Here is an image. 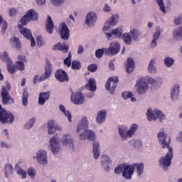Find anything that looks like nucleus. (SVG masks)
Returning a JSON list of instances; mask_svg holds the SVG:
<instances>
[{"mask_svg": "<svg viewBox=\"0 0 182 182\" xmlns=\"http://www.w3.org/2000/svg\"><path fill=\"white\" fill-rule=\"evenodd\" d=\"M137 129H139V126L137 124H132L129 130H127V127H119V134L123 140H126L128 137L130 139L132 137L133 134L137 132Z\"/></svg>", "mask_w": 182, "mask_h": 182, "instance_id": "nucleus-3", "label": "nucleus"}, {"mask_svg": "<svg viewBox=\"0 0 182 182\" xmlns=\"http://www.w3.org/2000/svg\"><path fill=\"white\" fill-rule=\"evenodd\" d=\"M37 45L38 46H43L45 45V41H43L41 36L37 37Z\"/></svg>", "mask_w": 182, "mask_h": 182, "instance_id": "nucleus-58", "label": "nucleus"}, {"mask_svg": "<svg viewBox=\"0 0 182 182\" xmlns=\"http://www.w3.org/2000/svg\"><path fill=\"white\" fill-rule=\"evenodd\" d=\"M7 69H8V72L12 74L15 73V72L18 70L16 68V65H12V61H10V63H7Z\"/></svg>", "mask_w": 182, "mask_h": 182, "instance_id": "nucleus-42", "label": "nucleus"}, {"mask_svg": "<svg viewBox=\"0 0 182 182\" xmlns=\"http://www.w3.org/2000/svg\"><path fill=\"white\" fill-rule=\"evenodd\" d=\"M164 63L167 68H171L174 65V60L170 57H167L164 59Z\"/></svg>", "mask_w": 182, "mask_h": 182, "instance_id": "nucleus-48", "label": "nucleus"}, {"mask_svg": "<svg viewBox=\"0 0 182 182\" xmlns=\"http://www.w3.org/2000/svg\"><path fill=\"white\" fill-rule=\"evenodd\" d=\"M160 35H161V33L159 31H156L154 34L153 40L151 43V46L152 48H156V46H157V41L159 38H160Z\"/></svg>", "mask_w": 182, "mask_h": 182, "instance_id": "nucleus-35", "label": "nucleus"}, {"mask_svg": "<svg viewBox=\"0 0 182 182\" xmlns=\"http://www.w3.org/2000/svg\"><path fill=\"white\" fill-rule=\"evenodd\" d=\"M18 60H20L19 62H26V57L22 55L18 56Z\"/></svg>", "mask_w": 182, "mask_h": 182, "instance_id": "nucleus-62", "label": "nucleus"}, {"mask_svg": "<svg viewBox=\"0 0 182 182\" xmlns=\"http://www.w3.org/2000/svg\"><path fill=\"white\" fill-rule=\"evenodd\" d=\"M48 134H53L56 132V127L55 126V121L50 120L48 122Z\"/></svg>", "mask_w": 182, "mask_h": 182, "instance_id": "nucleus-34", "label": "nucleus"}, {"mask_svg": "<svg viewBox=\"0 0 182 182\" xmlns=\"http://www.w3.org/2000/svg\"><path fill=\"white\" fill-rule=\"evenodd\" d=\"M14 120H15V117L12 112L6 110L0 113V122L2 124H11L14 123Z\"/></svg>", "mask_w": 182, "mask_h": 182, "instance_id": "nucleus-7", "label": "nucleus"}, {"mask_svg": "<svg viewBox=\"0 0 182 182\" xmlns=\"http://www.w3.org/2000/svg\"><path fill=\"white\" fill-rule=\"evenodd\" d=\"M148 70L150 73H154V72H156V68L154 67V60H151L148 67Z\"/></svg>", "mask_w": 182, "mask_h": 182, "instance_id": "nucleus-52", "label": "nucleus"}, {"mask_svg": "<svg viewBox=\"0 0 182 182\" xmlns=\"http://www.w3.org/2000/svg\"><path fill=\"white\" fill-rule=\"evenodd\" d=\"M55 29V23L52 20L50 16H47V19L46 21V31L50 35L53 33V31Z\"/></svg>", "mask_w": 182, "mask_h": 182, "instance_id": "nucleus-18", "label": "nucleus"}, {"mask_svg": "<svg viewBox=\"0 0 182 182\" xmlns=\"http://www.w3.org/2000/svg\"><path fill=\"white\" fill-rule=\"evenodd\" d=\"M129 35H131L134 41H138L139 36H140V33L139 32V30L134 28L132 31L129 32Z\"/></svg>", "mask_w": 182, "mask_h": 182, "instance_id": "nucleus-40", "label": "nucleus"}, {"mask_svg": "<svg viewBox=\"0 0 182 182\" xmlns=\"http://www.w3.org/2000/svg\"><path fill=\"white\" fill-rule=\"evenodd\" d=\"M11 90V85L9 82H6V85L1 87V102L3 105H14L15 100L9 95Z\"/></svg>", "mask_w": 182, "mask_h": 182, "instance_id": "nucleus-2", "label": "nucleus"}, {"mask_svg": "<svg viewBox=\"0 0 182 182\" xmlns=\"http://www.w3.org/2000/svg\"><path fill=\"white\" fill-rule=\"evenodd\" d=\"M33 124H35V118L29 119V121L26 122L24 129L26 130H29V129H32V127H33Z\"/></svg>", "mask_w": 182, "mask_h": 182, "instance_id": "nucleus-47", "label": "nucleus"}, {"mask_svg": "<svg viewBox=\"0 0 182 182\" xmlns=\"http://www.w3.org/2000/svg\"><path fill=\"white\" fill-rule=\"evenodd\" d=\"M132 165L134 166V168H136V173L139 176H141V174H143V171L144 170V164H143V163L134 164Z\"/></svg>", "mask_w": 182, "mask_h": 182, "instance_id": "nucleus-32", "label": "nucleus"}, {"mask_svg": "<svg viewBox=\"0 0 182 182\" xmlns=\"http://www.w3.org/2000/svg\"><path fill=\"white\" fill-rule=\"evenodd\" d=\"M178 95H180V85L176 84L173 86L171 91V97L172 100H177Z\"/></svg>", "mask_w": 182, "mask_h": 182, "instance_id": "nucleus-22", "label": "nucleus"}, {"mask_svg": "<svg viewBox=\"0 0 182 182\" xmlns=\"http://www.w3.org/2000/svg\"><path fill=\"white\" fill-rule=\"evenodd\" d=\"M158 139L159 142L162 144L163 149H168V151L165 156L161 157L159 159V166L164 167V170H167V167H170L171 165V160H173V148L170 146L171 138L168 137L167 139V134L161 132L158 134Z\"/></svg>", "mask_w": 182, "mask_h": 182, "instance_id": "nucleus-1", "label": "nucleus"}, {"mask_svg": "<svg viewBox=\"0 0 182 182\" xmlns=\"http://www.w3.org/2000/svg\"><path fill=\"white\" fill-rule=\"evenodd\" d=\"M124 164H120L114 168L115 174H122L124 171Z\"/></svg>", "mask_w": 182, "mask_h": 182, "instance_id": "nucleus-50", "label": "nucleus"}, {"mask_svg": "<svg viewBox=\"0 0 182 182\" xmlns=\"http://www.w3.org/2000/svg\"><path fill=\"white\" fill-rule=\"evenodd\" d=\"M60 33L61 36V39L64 41H68L69 39V28L66 26V23H61L59 26Z\"/></svg>", "mask_w": 182, "mask_h": 182, "instance_id": "nucleus-16", "label": "nucleus"}, {"mask_svg": "<svg viewBox=\"0 0 182 182\" xmlns=\"http://www.w3.org/2000/svg\"><path fill=\"white\" fill-rule=\"evenodd\" d=\"M117 22H116V19L114 18V16H112L111 17L110 20H108L103 28V31H109L110 29V26H114V25H116Z\"/></svg>", "mask_w": 182, "mask_h": 182, "instance_id": "nucleus-30", "label": "nucleus"}, {"mask_svg": "<svg viewBox=\"0 0 182 182\" xmlns=\"http://www.w3.org/2000/svg\"><path fill=\"white\" fill-rule=\"evenodd\" d=\"M16 68L21 72L25 70V63L22 61H16Z\"/></svg>", "mask_w": 182, "mask_h": 182, "instance_id": "nucleus-49", "label": "nucleus"}, {"mask_svg": "<svg viewBox=\"0 0 182 182\" xmlns=\"http://www.w3.org/2000/svg\"><path fill=\"white\" fill-rule=\"evenodd\" d=\"M55 77L58 82H69V76H68V73L62 69H58L55 73Z\"/></svg>", "mask_w": 182, "mask_h": 182, "instance_id": "nucleus-13", "label": "nucleus"}, {"mask_svg": "<svg viewBox=\"0 0 182 182\" xmlns=\"http://www.w3.org/2000/svg\"><path fill=\"white\" fill-rule=\"evenodd\" d=\"M101 161L102 163V166H105V163L107 164H110L112 163V160H110V158H109L107 155H102L101 156Z\"/></svg>", "mask_w": 182, "mask_h": 182, "instance_id": "nucleus-51", "label": "nucleus"}, {"mask_svg": "<svg viewBox=\"0 0 182 182\" xmlns=\"http://www.w3.org/2000/svg\"><path fill=\"white\" fill-rule=\"evenodd\" d=\"M20 33L24 36V38H26L28 41H31V46L32 48L36 46V43H35V38H33V36H32V33L31 32V30L23 28L20 30Z\"/></svg>", "mask_w": 182, "mask_h": 182, "instance_id": "nucleus-11", "label": "nucleus"}, {"mask_svg": "<svg viewBox=\"0 0 182 182\" xmlns=\"http://www.w3.org/2000/svg\"><path fill=\"white\" fill-rule=\"evenodd\" d=\"M52 75V64L48 58L46 59V65H45V73L40 77V82H43V80H46V79H49L50 75Z\"/></svg>", "mask_w": 182, "mask_h": 182, "instance_id": "nucleus-9", "label": "nucleus"}, {"mask_svg": "<svg viewBox=\"0 0 182 182\" xmlns=\"http://www.w3.org/2000/svg\"><path fill=\"white\" fill-rule=\"evenodd\" d=\"M80 140H92V141L94 140H96V134H95V132L90 130V129H85L84 133L80 134Z\"/></svg>", "mask_w": 182, "mask_h": 182, "instance_id": "nucleus-15", "label": "nucleus"}, {"mask_svg": "<svg viewBox=\"0 0 182 182\" xmlns=\"http://www.w3.org/2000/svg\"><path fill=\"white\" fill-rule=\"evenodd\" d=\"M97 20V16H96V13L95 12H90L86 17L85 23L90 26L93 25L95 22Z\"/></svg>", "mask_w": 182, "mask_h": 182, "instance_id": "nucleus-21", "label": "nucleus"}, {"mask_svg": "<svg viewBox=\"0 0 182 182\" xmlns=\"http://www.w3.org/2000/svg\"><path fill=\"white\" fill-rule=\"evenodd\" d=\"M71 68L73 70H79V69L82 68V64H80V62L77 60H73L72 62Z\"/></svg>", "mask_w": 182, "mask_h": 182, "instance_id": "nucleus-45", "label": "nucleus"}, {"mask_svg": "<svg viewBox=\"0 0 182 182\" xmlns=\"http://www.w3.org/2000/svg\"><path fill=\"white\" fill-rule=\"evenodd\" d=\"M120 52V43L117 41H113L110 43L108 48H105V54L107 56H114Z\"/></svg>", "mask_w": 182, "mask_h": 182, "instance_id": "nucleus-5", "label": "nucleus"}, {"mask_svg": "<svg viewBox=\"0 0 182 182\" xmlns=\"http://www.w3.org/2000/svg\"><path fill=\"white\" fill-rule=\"evenodd\" d=\"M104 53H105V48L98 49L95 51V56L96 58H102V56H103Z\"/></svg>", "mask_w": 182, "mask_h": 182, "instance_id": "nucleus-55", "label": "nucleus"}, {"mask_svg": "<svg viewBox=\"0 0 182 182\" xmlns=\"http://www.w3.org/2000/svg\"><path fill=\"white\" fill-rule=\"evenodd\" d=\"M50 144L52 153H53V154H58V153H59L60 147L57 136L52 137L50 140Z\"/></svg>", "mask_w": 182, "mask_h": 182, "instance_id": "nucleus-17", "label": "nucleus"}, {"mask_svg": "<svg viewBox=\"0 0 182 182\" xmlns=\"http://www.w3.org/2000/svg\"><path fill=\"white\" fill-rule=\"evenodd\" d=\"M1 59L3 60V62H6V63H11L12 60H11V58H9V55H8V53L4 52L2 55H0Z\"/></svg>", "mask_w": 182, "mask_h": 182, "instance_id": "nucleus-46", "label": "nucleus"}, {"mask_svg": "<svg viewBox=\"0 0 182 182\" xmlns=\"http://www.w3.org/2000/svg\"><path fill=\"white\" fill-rule=\"evenodd\" d=\"M29 99V92L24 90L22 95V103L24 106H28V100Z\"/></svg>", "mask_w": 182, "mask_h": 182, "instance_id": "nucleus-38", "label": "nucleus"}, {"mask_svg": "<svg viewBox=\"0 0 182 182\" xmlns=\"http://www.w3.org/2000/svg\"><path fill=\"white\" fill-rule=\"evenodd\" d=\"M136 87H137V92L139 95L146 93L147 89H149V84L146 82L144 78H141L136 81Z\"/></svg>", "mask_w": 182, "mask_h": 182, "instance_id": "nucleus-10", "label": "nucleus"}, {"mask_svg": "<svg viewBox=\"0 0 182 182\" xmlns=\"http://www.w3.org/2000/svg\"><path fill=\"white\" fill-rule=\"evenodd\" d=\"M173 34L175 39H177L178 41L182 39V27H179L178 28L175 29L173 32Z\"/></svg>", "mask_w": 182, "mask_h": 182, "instance_id": "nucleus-36", "label": "nucleus"}, {"mask_svg": "<svg viewBox=\"0 0 182 182\" xmlns=\"http://www.w3.org/2000/svg\"><path fill=\"white\" fill-rule=\"evenodd\" d=\"M156 2L158 6H159L161 12H163V14H167V11H166V6L164 5V1H163V0H156Z\"/></svg>", "mask_w": 182, "mask_h": 182, "instance_id": "nucleus-43", "label": "nucleus"}, {"mask_svg": "<svg viewBox=\"0 0 182 182\" xmlns=\"http://www.w3.org/2000/svg\"><path fill=\"white\" fill-rule=\"evenodd\" d=\"M53 49L54 50H62V52H63L64 53H68L69 50V47L66 46V43H63V44L61 43H58L53 47Z\"/></svg>", "mask_w": 182, "mask_h": 182, "instance_id": "nucleus-24", "label": "nucleus"}, {"mask_svg": "<svg viewBox=\"0 0 182 182\" xmlns=\"http://www.w3.org/2000/svg\"><path fill=\"white\" fill-rule=\"evenodd\" d=\"M122 38L125 45H132V36L130 33H125L122 35Z\"/></svg>", "mask_w": 182, "mask_h": 182, "instance_id": "nucleus-37", "label": "nucleus"}, {"mask_svg": "<svg viewBox=\"0 0 182 182\" xmlns=\"http://www.w3.org/2000/svg\"><path fill=\"white\" fill-rule=\"evenodd\" d=\"M148 83H149L150 85H154V83H156V80L149 77L147 79H146Z\"/></svg>", "mask_w": 182, "mask_h": 182, "instance_id": "nucleus-63", "label": "nucleus"}, {"mask_svg": "<svg viewBox=\"0 0 182 182\" xmlns=\"http://www.w3.org/2000/svg\"><path fill=\"white\" fill-rule=\"evenodd\" d=\"M62 143H63L65 146H70V147H73V140L69 134H65L63 136Z\"/></svg>", "mask_w": 182, "mask_h": 182, "instance_id": "nucleus-31", "label": "nucleus"}, {"mask_svg": "<svg viewBox=\"0 0 182 182\" xmlns=\"http://www.w3.org/2000/svg\"><path fill=\"white\" fill-rule=\"evenodd\" d=\"M146 115H147V119L148 120H149V122H151V120H156V119L158 118L161 122L165 119V116L161 111L155 109L154 114L153 109H151V108L148 109Z\"/></svg>", "mask_w": 182, "mask_h": 182, "instance_id": "nucleus-6", "label": "nucleus"}, {"mask_svg": "<svg viewBox=\"0 0 182 182\" xmlns=\"http://www.w3.org/2000/svg\"><path fill=\"white\" fill-rule=\"evenodd\" d=\"M39 18V15L34 9H30L26 12V14L23 16L21 19L20 20V23L21 24L18 25V28L21 29L22 28V25L26 26L28 25V22H31L32 21H38Z\"/></svg>", "mask_w": 182, "mask_h": 182, "instance_id": "nucleus-4", "label": "nucleus"}, {"mask_svg": "<svg viewBox=\"0 0 182 182\" xmlns=\"http://www.w3.org/2000/svg\"><path fill=\"white\" fill-rule=\"evenodd\" d=\"M71 101L74 105H83L85 103V95L82 92H72Z\"/></svg>", "mask_w": 182, "mask_h": 182, "instance_id": "nucleus-12", "label": "nucleus"}, {"mask_svg": "<svg viewBox=\"0 0 182 182\" xmlns=\"http://www.w3.org/2000/svg\"><path fill=\"white\" fill-rule=\"evenodd\" d=\"M134 174V166L131 165H125L122 171V177L126 180H132V176Z\"/></svg>", "mask_w": 182, "mask_h": 182, "instance_id": "nucleus-14", "label": "nucleus"}, {"mask_svg": "<svg viewBox=\"0 0 182 182\" xmlns=\"http://www.w3.org/2000/svg\"><path fill=\"white\" fill-rule=\"evenodd\" d=\"M123 33V31L120 28H117L116 29H114L112 33H105V35L108 39H110L113 35L116 36L117 38H120L122 36V34Z\"/></svg>", "mask_w": 182, "mask_h": 182, "instance_id": "nucleus-25", "label": "nucleus"}, {"mask_svg": "<svg viewBox=\"0 0 182 182\" xmlns=\"http://www.w3.org/2000/svg\"><path fill=\"white\" fill-rule=\"evenodd\" d=\"M14 173V167L11 164H6L5 166V177L8 178L9 174H13Z\"/></svg>", "mask_w": 182, "mask_h": 182, "instance_id": "nucleus-41", "label": "nucleus"}, {"mask_svg": "<svg viewBox=\"0 0 182 182\" xmlns=\"http://www.w3.org/2000/svg\"><path fill=\"white\" fill-rule=\"evenodd\" d=\"M174 22L176 25H180L182 22L181 17H178L177 18H175Z\"/></svg>", "mask_w": 182, "mask_h": 182, "instance_id": "nucleus-64", "label": "nucleus"}, {"mask_svg": "<svg viewBox=\"0 0 182 182\" xmlns=\"http://www.w3.org/2000/svg\"><path fill=\"white\" fill-rule=\"evenodd\" d=\"M18 174H19L23 179L26 178V171H23V169L19 168L18 171Z\"/></svg>", "mask_w": 182, "mask_h": 182, "instance_id": "nucleus-57", "label": "nucleus"}, {"mask_svg": "<svg viewBox=\"0 0 182 182\" xmlns=\"http://www.w3.org/2000/svg\"><path fill=\"white\" fill-rule=\"evenodd\" d=\"M64 65H65V66L68 68H70L72 65V53L70 52L68 58L64 60Z\"/></svg>", "mask_w": 182, "mask_h": 182, "instance_id": "nucleus-44", "label": "nucleus"}, {"mask_svg": "<svg viewBox=\"0 0 182 182\" xmlns=\"http://www.w3.org/2000/svg\"><path fill=\"white\" fill-rule=\"evenodd\" d=\"M50 1L55 6H60L65 3V0H50Z\"/></svg>", "mask_w": 182, "mask_h": 182, "instance_id": "nucleus-54", "label": "nucleus"}, {"mask_svg": "<svg viewBox=\"0 0 182 182\" xmlns=\"http://www.w3.org/2000/svg\"><path fill=\"white\" fill-rule=\"evenodd\" d=\"M27 173H28V176L31 177V178L35 177L36 173H35V170L33 169V168H28Z\"/></svg>", "mask_w": 182, "mask_h": 182, "instance_id": "nucleus-59", "label": "nucleus"}, {"mask_svg": "<svg viewBox=\"0 0 182 182\" xmlns=\"http://www.w3.org/2000/svg\"><path fill=\"white\" fill-rule=\"evenodd\" d=\"M59 109L63 112V114L68 117V122H72V114H70V112H69V110L66 111V108L62 105L59 106Z\"/></svg>", "mask_w": 182, "mask_h": 182, "instance_id": "nucleus-33", "label": "nucleus"}, {"mask_svg": "<svg viewBox=\"0 0 182 182\" xmlns=\"http://www.w3.org/2000/svg\"><path fill=\"white\" fill-rule=\"evenodd\" d=\"M18 14V11L16 9H9V16H15Z\"/></svg>", "mask_w": 182, "mask_h": 182, "instance_id": "nucleus-60", "label": "nucleus"}, {"mask_svg": "<svg viewBox=\"0 0 182 182\" xmlns=\"http://www.w3.org/2000/svg\"><path fill=\"white\" fill-rule=\"evenodd\" d=\"M89 125V123L87 122V118L83 117L80 122L78 124L77 128V133H79L80 132H82V130H86V128Z\"/></svg>", "mask_w": 182, "mask_h": 182, "instance_id": "nucleus-26", "label": "nucleus"}, {"mask_svg": "<svg viewBox=\"0 0 182 182\" xmlns=\"http://www.w3.org/2000/svg\"><path fill=\"white\" fill-rule=\"evenodd\" d=\"M106 120V110L102 109L97 113V116L96 118L97 123H99L100 124H102L103 122Z\"/></svg>", "mask_w": 182, "mask_h": 182, "instance_id": "nucleus-29", "label": "nucleus"}, {"mask_svg": "<svg viewBox=\"0 0 182 182\" xmlns=\"http://www.w3.org/2000/svg\"><path fill=\"white\" fill-rule=\"evenodd\" d=\"M87 70H89V72H91L92 73L96 72V70H97V65L90 64L87 67Z\"/></svg>", "mask_w": 182, "mask_h": 182, "instance_id": "nucleus-53", "label": "nucleus"}, {"mask_svg": "<svg viewBox=\"0 0 182 182\" xmlns=\"http://www.w3.org/2000/svg\"><path fill=\"white\" fill-rule=\"evenodd\" d=\"M119 83V77H110L108 78L106 85L105 89L109 90L110 93L113 95L116 87H117V84Z\"/></svg>", "mask_w": 182, "mask_h": 182, "instance_id": "nucleus-8", "label": "nucleus"}, {"mask_svg": "<svg viewBox=\"0 0 182 182\" xmlns=\"http://www.w3.org/2000/svg\"><path fill=\"white\" fill-rule=\"evenodd\" d=\"M37 160L40 164L48 163V156L46 151H38L37 153Z\"/></svg>", "mask_w": 182, "mask_h": 182, "instance_id": "nucleus-20", "label": "nucleus"}, {"mask_svg": "<svg viewBox=\"0 0 182 182\" xmlns=\"http://www.w3.org/2000/svg\"><path fill=\"white\" fill-rule=\"evenodd\" d=\"M49 97H50V91L40 92L38 97V105L43 106V104L49 100Z\"/></svg>", "mask_w": 182, "mask_h": 182, "instance_id": "nucleus-19", "label": "nucleus"}, {"mask_svg": "<svg viewBox=\"0 0 182 182\" xmlns=\"http://www.w3.org/2000/svg\"><path fill=\"white\" fill-rule=\"evenodd\" d=\"M83 52H85V48H83V46L82 45H80L78 46V49H77L78 55H82V53H83Z\"/></svg>", "mask_w": 182, "mask_h": 182, "instance_id": "nucleus-61", "label": "nucleus"}, {"mask_svg": "<svg viewBox=\"0 0 182 182\" xmlns=\"http://www.w3.org/2000/svg\"><path fill=\"white\" fill-rule=\"evenodd\" d=\"M92 151L94 153V159H95V160H97V159H99L100 156V147L99 145V142L97 141H94L92 144Z\"/></svg>", "mask_w": 182, "mask_h": 182, "instance_id": "nucleus-28", "label": "nucleus"}, {"mask_svg": "<svg viewBox=\"0 0 182 182\" xmlns=\"http://www.w3.org/2000/svg\"><path fill=\"white\" fill-rule=\"evenodd\" d=\"M127 73H132L134 70V60L132 58H129L127 60L125 64Z\"/></svg>", "mask_w": 182, "mask_h": 182, "instance_id": "nucleus-23", "label": "nucleus"}, {"mask_svg": "<svg viewBox=\"0 0 182 182\" xmlns=\"http://www.w3.org/2000/svg\"><path fill=\"white\" fill-rule=\"evenodd\" d=\"M122 96L124 97V99L127 100L130 97H132L133 93H132V92L125 91L122 92Z\"/></svg>", "mask_w": 182, "mask_h": 182, "instance_id": "nucleus-56", "label": "nucleus"}, {"mask_svg": "<svg viewBox=\"0 0 182 182\" xmlns=\"http://www.w3.org/2000/svg\"><path fill=\"white\" fill-rule=\"evenodd\" d=\"M11 42L16 49H21V41H19V38L13 37L11 38Z\"/></svg>", "mask_w": 182, "mask_h": 182, "instance_id": "nucleus-39", "label": "nucleus"}, {"mask_svg": "<svg viewBox=\"0 0 182 182\" xmlns=\"http://www.w3.org/2000/svg\"><path fill=\"white\" fill-rule=\"evenodd\" d=\"M85 89H87V90H90V92L96 91L97 87L95 78H90L88 83L85 85Z\"/></svg>", "mask_w": 182, "mask_h": 182, "instance_id": "nucleus-27", "label": "nucleus"}]
</instances>
